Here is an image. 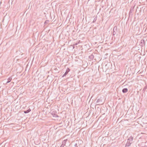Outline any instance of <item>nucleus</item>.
I'll list each match as a JSON object with an SVG mask.
<instances>
[{
  "label": "nucleus",
  "mask_w": 147,
  "mask_h": 147,
  "mask_svg": "<svg viewBox=\"0 0 147 147\" xmlns=\"http://www.w3.org/2000/svg\"><path fill=\"white\" fill-rule=\"evenodd\" d=\"M128 90L127 88H124L122 90V92L123 93H125L128 91Z\"/></svg>",
  "instance_id": "obj_7"
},
{
  "label": "nucleus",
  "mask_w": 147,
  "mask_h": 147,
  "mask_svg": "<svg viewBox=\"0 0 147 147\" xmlns=\"http://www.w3.org/2000/svg\"><path fill=\"white\" fill-rule=\"evenodd\" d=\"M133 138V137L132 136H131L128 139L127 141L132 143Z\"/></svg>",
  "instance_id": "obj_6"
},
{
  "label": "nucleus",
  "mask_w": 147,
  "mask_h": 147,
  "mask_svg": "<svg viewBox=\"0 0 147 147\" xmlns=\"http://www.w3.org/2000/svg\"><path fill=\"white\" fill-rule=\"evenodd\" d=\"M12 78L11 77H9L8 79H7V81L6 82V84H7V83L9 82H11V80H12Z\"/></svg>",
  "instance_id": "obj_8"
},
{
  "label": "nucleus",
  "mask_w": 147,
  "mask_h": 147,
  "mask_svg": "<svg viewBox=\"0 0 147 147\" xmlns=\"http://www.w3.org/2000/svg\"><path fill=\"white\" fill-rule=\"evenodd\" d=\"M102 100L101 98H100L97 100L96 102L97 103H99L98 105H102L103 103V102H102Z\"/></svg>",
  "instance_id": "obj_2"
},
{
  "label": "nucleus",
  "mask_w": 147,
  "mask_h": 147,
  "mask_svg": "<svg viewBox=\"0 0 147 147\" xmlns=\"http://www.w3.org/2000/svg\"><path fill=\"white\" fill-rule=\"evenodd\" d=\"M49 22V20H46L45 22V24H47L48 23V22Z\"/></svg>",
  "instance_id": "obj_14"
},
{
  "label": "nucleus",
  "mask_w": 147,
  "mask_h": 147,
  "mask_svg": "<svg viewBox=\"0 0 147 147\" xmlns=\"http://www.w3.org/2000/svg\"><path fill=\"white\" fill-rule=\"evenodd\" d=\"M53 116L54 117H58V115L57 114H54V115H53Z\"/></svg>",
  "instance_id": "obj_16"
},
{
  "label": "nucleus",
  "mask_w": 147,
  "mask_h": 147,
  "mask_svg": "<svg viewBox=\"0 0 147 147\" xmlns=\"http://www.w3.org/2000/svg\"><path fill=\"white\" fill-rule=\"evenodd\" d=\"M146 88H147V86H145V87H144V89H143V91H143V92H145V90L146 89Z\"/></svg>",
  "instance_id": "obj_15"
},
{
  "label": "nucleus",
  "mask_w": 147,
  "mask_h": 147,
  "mask_svg": "<svg viewBox=\"0 0 147 147\" xmlns=\"http://www.w3.org/2000/svg\"><path fill=\"white\" fill-rule=\"evenodd\" d=\"M133 12V10L132 9H130L129 13V16L130 15H132V12Z\"/></svg>",
  "instance_id": "obj_10"
},
{
  "label": "nucleus",
  "mask_w": 147,
  "mask_h": 147,
  "mask_svg": "<svg viewBox=\"0 0 147 147\" xmlns=\"http://www.w3.org/2000/svg\"><path fill=\"white\" fill-rule=\"evenodd\" d=\"M141 45H143L144 44V40H141Z\"/></svg>",
  "instance_id": "obj_12"
},
{
  "label": "nucleus",
  "mask_w": 147,
  "mask_h": 147,
  "mask_svg": "<svg viewBox=\"0 0 147 147\" xmlns=\"http://www.w3.org/2000/svg\"><path fill=\"white\" fill-rule=\"evenodd\" d=\"M97 16H96L94 18V19L93 20V23L95 22H96V20H97Z\"/></svg>",
  "instance_id": "obj_13"
},
{
  "label": "nucleus",
  "mask_w": 147,
  "mask_h": 147,
  "mask_svg": "<svg viewBox=\"0 0 147 147\" xmlns=\"http://www.w3.org/2000/svg\"><path fill=\"white\" fill-rule=\"evenodd\" d=\"M132 143L131 142L127 141L125 144V147H129Z\"/></svg>",
  "instance_id": "obj_5"
},
{
  "label": "nucleus",
  "mask_w": 147,
  "mask_h": 147,
  "mask_svg": "<svg viewBox=\"0 0 147 147\" xmlns=\"http://www.w3.org/2000/svg\"><path fill=\"white\" fill-rule=\"evenodd\" d=\"M118 32L117 28L116 26H115L113 28V35H115Z\"/></svg>",
  "instance_id": "obj_1"
},
{
  "label": "nucleus",
  "mask_w": 147,
  "mask_h": 147,
  "mask_svg": "<svg viewBox=\"0 0 147 147\" xmlns=\"http://www.w3.org/2000/svg\"><path fill=\"white\" fill-rule=\"evenodd\" d=\"M70 69L67 68L66 70V71L64 74L62 76V77H63L65 76L70 71Z\"/></svg>",
  "instance_id": "obj_4"
},
{
  "label": "nucleus",
  "mask_w": 147,
  "mask_h": 147,
  "mask_svg": "<svg viewBox=\"0 0 147 147\" xmlns=\"http://www.w3.org/2000/svg\"><path fill=\"white\" fill-rule=\"evenodd\" d=\"M78 43H76L74 45H77L78 44Z\"/></svg>",
  "instance_id": "obj_17"
},
{
  "label": "nucleus",
  "mask_w": 147,
  "mask_h": 147,
  "mask_svg": "<svg viewBox=\"0 0 147 147\" xmlns=\"http://www.w3.org/2000/svg\"><path fill=\"white\" fill-rule=\"evenodd\" d=\"M31 111V110L30 109V108H29L28 109V110H27L26 111H24V113L26 114V113H29V112H30Z\"/></svg>",
  "instance_id": "obj_9"
},
{
  "label": "nucleus",
  "mask_w": 147,
  "mask_h": 147,
  "mask_svg": "<svg viewBox=\"0 0 147 147\" xmlns=\"http://www.w3.org/2000/svg\"><path fill=\"white\" fill-rule=\"evenodd\" d=\"M67 139L65 140L62 142V144L60 147H63L66 144V142L67 141Z\"/></svg>",
  "instance_id": "obj_3"
},
{
  "label": "nucleus",
  "mask_w": 147,
  "mask_h": 147,
  "mask_svg": "<svg viewBox=\"0 0 147 147\" xmlns=\"http://www.w3.org/2000/svg\"><path fill=\"white\" fill-rule=\"evenodd\" d=\"M89 58L91 60H92L94 58V56L93 55H91L89 57Z\"/></svg>",
  "instance_id": "obj_11"
},
{
  "label": "nucleus",
  "mask_w": 147,
  "mask_h": 147,
  "mask_svg": "<svg viewBox=\"0 0 147 147\" xmlns=\"http://www.w3.org/2000/svg\"><path fill=\"white\" fill-rule=\"evenodd\" d=\"M77 144H76V143L74 145V146H77Z\"/></svg>",
  "instance_id": "obj_18"
}]
</instances>
